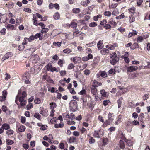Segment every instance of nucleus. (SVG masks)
I'll return each instance as SVG.
<instances>
[{
  "mask_svg": "<svg viewBox=\"0 0 150 150\" xmlns=\"http://www.w3.org/2000/svg\"><path fill=\"white\" fill-rule=\"evenodd\" d=\"M144 40L142 37L141 36L138 37L137 38V41L138 42H142Z\"/></svg>",
  "mask_w": 150,
  "mask_h": 150,
  "instance_id": "41",
  "label": "nucleus"
},
{
  "mask_svg": "<svg viewBox=\"0 0 150 150\" xmlns=\"http://www.w3.org/2000/svg\"><path fill=\"white\" fill-rule=\"evenodd\" d=\"M39 56L37 55H32L30 58V60L33 63H36L38 60Z\"/></svg>",
  "mask_w": 150,
  "mask_h": 150,
  "instance_id": "6",
  "label": "nucleus"
},
{
  "mask_svg": "<svg viewBox=\"0 0 150 150\" xmlns=\"http://www.w3.org/2000/svg\"><path fill=\"white\" fill-rule=\"evenodd\" d=\"M48 126L47 125H43L40 128V130L44 131L47 129Z\"/></svg>",
  "mask_w": 150,
  "mask_h": 150,
  "instance_id": "51",
  "label": "nucleus"
},
{
  "mask_svg": "<svg viewBox=\"0 0 150 150\" xmlns=\"http://www.w3.org/2000/svg\"><path fill=\"white\" fill-rule=\"evenodd\" d=\"M103 40H100L98 42L97 45L98 48L99 50H100L103 47L102 45L103 44Z\"/></svg>",
  "mask_w": 150,
  "mask_h": 150,
  "instance_id": "18",
  "label": "nucleus"
},
{
  "mask_svg": "<svg viewBox=\"0 0 150 150\" xmlns=\"http://www.w3.org/2000/svg\"><path fill=\"white\" fill-rule=\"evenodd\" d=\"M12 56V54L10 52H8L6 53L5 55L2 57V60L3 61H4L8 59L9 57H11Z\"/></svg>",
  "mask_w": 150,
  "mask_h": 150,
  "instance_id": "9",
  "label": "nucleus"
},
{
  "mask_svg": "<svg viewBox=\"0 0 150 150\" xmlns=\"http://www.w3.org/2000/svg\"><path fill=\"white\" fill-rule=\"evenodd\" d=\"M121 58L123 59L126 63H129V62L130 60L128 57H124V56H121Z\"/></svg>",
  "mask_w": 150,
  "mask_h": 150,
  "instance_id": "37",
  "label": "nucleus"
},
{
  "mask_svg": "<svg viewBox=\"0 0 150 150\" xmlns=\"http://www.w3.org/2000/svg\"><path fill=\"white\" fill-rule=\"evenodd\" d=\"M41 101L40 98H35V99L34 102L35 104H39L41 103Z\"/></svg>",
  "mask_w": 150,
  "mask_h": 150,
  "instance_id": "26",
  "label": "nucleus"
},
{
  "mask_svg": "<svg viewBox=\"0 0 150 150\" xmlns=\"http://www.w3.org/2000/svg\"><path fill=\"white\" fill-rule=\"evenodd\" d=\"M90 3L89 0H86L85 1H82L81 2V4L83 6L86 7L87 6L89 3Z\"/></svg>",
  "mask_w": 150,
  "mask_h": 150,
  "instance_id": "16",
  "label": "nucleus"
},
{
  "mask_svg": "<svg viewBox=\"0 0 150 150\" xmlns=\"http://www.w3.org/2000/svg\"><path fill=\"white\" fill-rule=\"evenodd\" d=\"M138 68L137 66H130L127 67V72H132L137 70Z\"/></svg>",
  "mask_w": 150,
  "mask_h": 150,
  "instance_id": "3",
  "label": "nucleus"
},
{
  "mask_svg": "<svg viewBox=\"0 0 150 150\" xmlns=\"http://www.w3.org/2000/svg\"><path fill=\"white\" fill-rule=\"evenodd\" d=\"M100 76L103 78H105L107 77V74L105 71H103L101 73Z\"/></svg>",
  "mask_w": 150,
  "mask_h": 150,
  "instance_id": "43",
  "label": "nucleus"
},
{
  "mask_svg": "<svg viewBox=\"0 0 150 150\" xmlns=\"http://www.w3.org/2000/svg\"><path fill=\"white\" fill-rule=\"evenodd\" d=\"M16 25H19L22 23V21L20 18H17L16 20Z\"/></svg>",
  "mask_w": 150,
  "mask_h": 150,
  "instance_id": "36",
  "label": "nucleus"
},
{
  "mask_svg": "<svg viewBox=\"0 0 150 150\" xmlns=\"http://www.w3.org/2000/svg\"><path fill=\"white\" fill-rule=\"evenodd\" d=\"M5 75L6 76V77L5 78V80H8L11 78V76L8 74L6 73Z\"/></svg>",
  "mask_w": 150,
  "mask_h": 150,
  "instance_id": "62",
  "label": "nucleus"
},
{
  "mask_svg": "<svg viewBox=\"0 0 150 150\" xmlns=\"http://www.w3.org/2000/svg\"><path fill=\"white\" fill-rule=\"evenodd\" d=\"M34 116L39 120H41V116L38 113H35L34 115Z\"/></svg>",
  "mask_w": 150,
  "mask_h": 150,
  "instance_id": "40",
  "label": "nucleus"
},
{
  "mask_svg": "<svg viewBox=\"0 0 150 150\" xmlns=\"http://www.w3.org/2000/svg\"><path fill=\"white\" fill-rule=\"evenodd\" d=\"M109 23L113 25H116V23L114 21L112 18H111L109 21Z\"/></svg>",
  "mask_w": 150,
  "mask_h": 150,
  "instance_id": "44",
  "label": "nucleus"
},
{
  "mask_svg": "<svg viewBox=\"0 0 150 150\" xmlns=\"http://www.w3.org/2000/svg\"><path fill=\"white\" fill-rule=\"evenodd\" d=\"M120 144V147L122 149H123L125 147V144L124 142L122 140H120L119 142Z\"/></svg>",
  "mask_w": 150,
  "mask_h": 150,
  "instance_id": "33",
  "label": "nucleus"
},
{
  "mask_svg": "<svg viewBox=\"0 0 150 150\" xmlns=\"http://www.w3.org/2000/svg\"><path fill=\"white\" fill-rule=\"evenodd\" d=\"M1 109L4 112H6L8 110L7 107L5 105H3Z\"/></svg>",
  "mask_w": 150,
  "mask_h": 150,
  "instance_id": "58",
  "label": "nucleus"
},
{
  "mask_svg": "<svg viewBox=\"0 0 150 150\" xmlns=\"http://www.w3.org/2000/svg\"><path fill=\"white\" fill-rule=\"evenodd\" d=\"M2 128L4 129L8 130L10 129V127L9 124L7 123L4 124L2 125Z\"/></svg>",
  "mask_w": 150,
  "mask_h": 150,
  "instance_id": "17",
  "label": "nucleus"
},
{
  "mask_svg": "<svg viewBox=\"0 0 150 150\" xmlns=\"http://www.w3.org/2000/svg\"><path fill=\"white\" fill-rule=\"evenodd\" d=\"M108 140L106 138H103V145H105L107 144L108 143Z\"/></svg>",
  "mask_w": 150,
  "mask_h": 150,
  "instance_id": "45",
  "label": "nucleus"
},
{
  "mask_svg": "<svg viewBox=\"0 0 150 150\" xmlns=\"http://www.w3.org/2000/svg\"><path fill=\"white\" fill-rule=\"evenodd\" d=\"M49 29L47 28H45V27L42 28L41 30V32L42 33H46L48 31Z\"/></svg>",
  "mask_w": 150,
  "mask_h": 150,
  "instance_id": "42",
  "label": "nucleus"
},
{
  "mask_svg": "<svg viewBox=\"0 0 150 150\" xmlns=\"http://www.w3.org/2000/svg\"><path fill=\"white\" fill-rule=\"evenodd\" d=\"M102 16L101 14H98L96 16H94L93 18V20L95 21H97L98 19L101 18Z\"/></svg>",
  "mask_w": 150,
  "mask_h": 150,
  "instance_id": "24",
  "label": "nucleus"
},
{
  "mask_svg": "<svg viewBox=\"0 0 150 150\" xmlns=\"http://www.w3.org/2000/svg\"><path fill=\"white\" fill-rule=\"evenodd\" d=\"M34 38L35 39H37L38 38H39V39L40 40H42V37L41 36V34L40 33H37L34 36Z\"/></svg>",
  "mask_w": 150,
  "mask_h": 150,
  "instance_id": "22",
  "label": "nucleus"
},
{
  "mask_svg": "<svg viewBox=\"0 0 150 150\" xmlns=\"http://www.w3.org/2000/svg\"><path fill=\"white\" fill-rule=\"evenodd\" d=\"M115 70L114 69H111L108 71V73L110 74H115Z\"/></svg>",
  "mask_w": 150,
  "mask_h": 150,
  "instance_id": "59",
  "label": "nucleus"
},
{
  "mask_svg": "<svg viewBox=\"0 0 150 150\" xmlns=\"http://www.w3.org/2000/svg\"><path fill=\"white\" fill-rule=\"evenodd\" d=\"M76 20H74L72 21L70 25L71 26V27L73 28H76L77 25V22H75V21H76Z\"/></svg>",
  "mask_w": 150,
  "mask_h": 150,
  "instance_id": "14",
  "label": "nucleus"
},
{
  "mask_svg": "<svg viewBox=\"0 0 150 150\" xmlns=\"http://www.w3.org/2000/svg\"><path fill=\"white\" fill-rule=\"evenodd\" d=\"M58 64L61 67H63V61L61 59L59 60L58 62Z\"/></svg>",
  "mask_w": 150,
  "mask_h": 150,
  "instance_id": "60",
  "label": "nucleus"
},
{
  "mask_svg": "<svg viewBox=\"0 0 150 150\" xmlns=\"http://www.w3.org/2000/svg\"><path fill=\"white\" fill-rule=\"evenodd\" d=\"M14 142L12 140L10 139H7L6 143L8 145H11L14 143Z\"/></svg>",
  "mask_w": 150,
  "mask_h": 150,
  "instance_id": "48",
  "label": "nucleus"
},
{
  "mask_svg": "<svg viewBox=\"0 0 150 150\" xmlns=\"http://www.w3.org/2000/svg\"><path fill=\"white\" fill-rule=\"evenodd\" d=\"M92 81L93 82L92 86L94 88L97 87L102 85V83H101L98 82L96 80H92Z\"/></svg>",
  "mask_w": 150,
  "mask_h": 150,
  "instance_id": "7",
  "label": "nucleus"
},
{
  "mask_svg": "<svg viewBox=\"0 0 150 150\" xmlns=\"http://www.w3.org/2000/svg\"><path fill=\"white\" fill-rule=\"evenodd\" d=\"M122 116L121 115H119L117 118V120L115 122V124L116 125H118L121 122Z\"/></svg>",
  "mask_w": 150,
  "mask_h": 150,
  "instance_id": "19",
  "label": "nucleus"
},
{
  "mask_svg": "<svg viewBox=\"0 0 150 150\" xmlns=\"http://www.w3.org/2000/svg\"><path fill=\"white\" fill-rule=\"evenodd\" d=\"M6 133L7 135H11L13 134L14 131L12 130L9 129L6 131Z\"/></svg>",
  "mask_w": 150,
  "mask_h": 150,
  "instance_id": "27",
  "label": "nucleus"
},
{
  "mask_svg": "<svg viewBox=\"0 0 150 150\" xmlns=\"http://www.w3.org/2000/svg\"><path fill=\"white\" fill-rule=\"evenodd\" d=\"M33 106V105L32 103H29L27 105V110H29L32 108Z\"/></svg>",
  "mask_w": 150,
  "mask_h": 150,
  "instance_id": "54",
  "label": "nucleus"
},
{
  "mask_svg": "<svg viewBox=\"0 0 150 150\" xmlns=\"http://www.w3.org/2000/svg\"><path fill=\"white\" fill-rule=\"evenodd\" d=\"M111 122L108 120L105 121V122L103 124V125L104 126H106L107 125H110Z\"/></svg>",
  "mask_w": 150,
  "mask_h": 150,
  "instance_id": "47",
  "label": "nucleus"
},
{
  "mask_svg": "<svg viewBox=\"0 0 150 150\" xmlns=\"http://www.w3.org/2000/svg\"><path fill=\"white\" fill-rule=\"evenodd\" d=\"M7 95V92L6 90H4L2 92V96H0V101L3 102L6 100Z\"/></svg>",
  "mask_w": 150,
  "mask_h": 150,
  "instance_id": "5",
  "label": "nucleus"
},
{
  "mask_svg": "<svg viewBox=\"0 0 150 150\" xmlns=\"http://www.w3.org/2000/svg\"><path fill=\"white\" fill-rule=\"evenodd\" d=\"M6 30L5 28L2 29L0 31V33L2 35H4L6 33Z\"/></svg>",
  "mask_w": 150,
  "mask_h": 150,
  "instance_id": "55",
  "label": "nucleus"
},
{
  "mask_svg": "<svg viewBox=\"0 0 150 150\" xmlns=\"http://www.w3.org/2000/svg\"><path fill=\"white\" fill-rule=\"evenodd\" d=\"M83 72L84 74L86 76H88L91 72L88 69H86Z\"/></svg>",
  "mask_w": 150,
  "mask_h": 150,
  "instance_id": "49",
  "label": "nucleus"
},
{
  "mask_svg": "<svg viewBox=\"0 0 150 150\" xmlns=\"http://www.w3.org/2000/svg\"><path fill=\"white\" fill-rule=\"evenodd\" d=\"M104 14L105 16H110L111 15V13L109 11H107L104 12Z\"/></svg>",
  "mask_w": 150,
  "mask_h": 150,
  "instance_id": "52",
  "label": "nucleus"
},
{
  "mask_svg": "<svg viewBox=\"0 0 150 150\" xmlns=\"http://www.w3.org/2000/svg\"><path fill=\"white\" fill-rule=\"evenodd\" d=\"M73 61L75 64H78L81 62V59L79 57H75L73 58Z\"/></svg>",
  "mask_w": 150,
  "mask_h": 150,
  "instance_id": "8",
  "label": "nucleus"
},
{
  "mask_svg": "<svg viewBox=\"0 0 150 150\" xmlns=\"http://www.w3.org/2000/svg\"><path fill=\"white\" fill-rule=\"evenodd\" d=\"M40 113L45 116H47V113L43 110V107H40Z\"/></svg>",
  "mask_w": 150,
  "mask_h": 150,
  "instance_id": "12",
  "label": "nucleus"
},
{
  "mask_svg": "<svg viewBox=\"0 0 150 150\" xmlns=\"http://www.w3.org/2000/svg\"><path fill=\"white\" fill-rule=\"evenodd\" d=\"M103 135L102 130L99 131H95L93 136L95 137L99 138L100 137V136H102Z\"/></svg>",
  "mask_w": 150,
  "mask_h": 150,
  "instance_id": "4",
  "label": "nucleus"
},
{
  "mask_svg": "<svg viewBox=\"0 0 150 150\" xmlns=\"http://www.w3.org/2000/svg\"><path fill=\"white\" fill-rule=\"evenodd\" d=\"M110 62L111 64L114 65L119 61V59L118 57H115V58H111Z\"/></svg>",
  "mask_w": 150,
  "mask_h": 150,
  "instance_id": "10",
  "label": "nucleus"
},
{
  "mask_svg": "<svg viewBox=\"0 0 150 150\" xmlns=\"http://www.w3.org/2000/svg\"><path fill=\"white\" fill-rule=\"evenodd\" d=\"M74 66L72 63H71L69 64L68 66V69H71L74 67Z\"/></svg>",
  "mask_w": 150,
  "mask_h": 150,
  "instance_id": "53",
  "label": "nucleus"
},
{
  "mask_svg": "<svg viewBox=\"0 0 150 150\" xmlns=\"http://www.w3.org/2000/svg\"><path fill=\"white\" fill-rule=\"evenodd\" d=\"M67 123L68 125H74L75 124V122L73 121H67Z\"/></svg>",
  "mask_w": 150,
  "mask_h": 150,
  "instance_id": "63",
  "label": "nucleus"
},
{
  "mask_svg": "<svg viewBox=\"0 0 150 150\" xmlns=\"http://www.w3.org/2000/svg\"><path fill=\"white\" fill-rule=\"evenodd\" d=\"M72 52L71 50L69 48H66L63 50V52L65 53L68 54Z\"/></svg>",
  "mask_w": 150,
  "mask_h": 150,
  "instance_id": "39",
  "label": "nucleus"
},
{
  "mask_svg": "<svg viewBox=\"0 0 150 150\" xmlns=\"http://www.w3.org/2000/svg\"><path fill=\"white\" fill-rule=\"evenodd\" d=\"M138 34V32L135 30H133L132 32H129L128 35V37L130 38L133 36H135Z\"/></svg>",
  "mask_w": 150,
  "mask_h": 150,
  "instance_id": "11",
  "label": "nucleus"
},
{
  "mask_svg": "<svg viewBox=\"0 0 150 150\" xmlns=\"http://www.w3.org/2000/svg\"><path fill=\"white\" fill-rule=\"evenodd\" d=\"M100 52L103 55H106L109 52V50L106 48H103L102 50Z\"/></svg>",
  "mask_w": 150,
  "mask_h": 150,
  "instance_id": "15",
  "label": "nucleus"
},
{
  "mask_svg": "<svg viewBox=\"0 0 150 150\" xmlns=\"http://www.w3.org/2000/svg\"><path fill=\"white\" fill-rule=\"evenodd\" d=\"M110 102V101L109 100H104V101H103V104L104 106H106L108 105V104Z\"/></svg>",
  "mask_w": 150,
  "mask_h": 150,
  "instance_id": "64",
  "label": "nucleus"
},
{
  "mask_svg": "<svg viewBox=\"0 0 150 150\" xmlns=\"http://www.w3.org/2000/svg\"><path fill=\"white\" fill-rule=\"evenodd\" d=\"M61 42H54L53 43V45L55 47H59L61 46Z\"/></svg>",
  "mask_w": 150,
  "mask_h": 150,
  "instance_id": "35",
  "label": "nucleus"
},
{
  "mask_svg": "<svg viewBox=\"0 0 150 150\" xmlns=\"http://www.w3.org/2000/svg\"><path fill=\"white\" fill-rule=\"evenodd\" d=\"M139 47L138 44L136 43H134L132 46L130 47L131 49H134L135 48H138Z\"/></svg>",
  "mask_w": 150,
  "mask_h": 150,
  "instance_id": "34",
  "label": "nucleus"
},
{
  "mask_svg": "<svg viewBox=\"0 0 150 150\" xmlns=\"http://www.w3.org/2000/svg\"><path fill=\"white\" fill-rule=\"evenodd\" d=\"M59 148L61 149H64L65 146L64 144L63 143H60L59 144Z\"/></svg>",
  "mask_w": 150,
  "mask_h": 150,
  "instance_id": "57",
  "label": "nucleus"
},
{
  "mask_svg": "<svg viewBox=\"0 0 150 150\" xmlns=\"http://www.w3.org/2000/svg\"><path fill=\"white\" fill-rule=\"evenodd\" d=\"M73 12L76 13H78L80 11V9L79 8H74L72 10Z\"/></svg>",
  "mask_w": 150,
  "mask_h": 150,
  "instance_id": "38",
  "label": "nucleus"
},
{
  "mask_svg": "<svg viewBox=\"0 0 150 150\" xmlns=\"http://www.w3.org/2000/svg\"><path fill=\"white\" fill-rule=\"evenodd\" d=\"M14 26L13 25H12L11 24H8L7 26V28L8 30H13L15 29H14Z\"/></svg>",
  "mask_w": 150,
  "mask_h": 150,
  "instance_id": "32",
  "label": "nucleus"
},
{
  "mask_svg": "<svg viewBox=\"0 0 150 150\" xmlns=\"http://www.w3.org/2000/svg\"><path fill=\"white\" fill-rule=\"evenodd\" d=\"M97 91V89L94 87L93 88H92L91 90V93L93 95H96Z\"/></svg>",
  "mask_w": 150,
  "mask_h": 150,
  "instance_id": "28",
  "label": "nucleus"
},
{
  "mask_svg": "<svg viewBox=\"0 0 150 150\" xmlns=\"http://www.w3.org/2000/svg\"><path fill=\"white\" fill-rule=\"evenodd\" d=\"M100 93L101 95L103 97H107L108 96V93L105 92L104 89H102L100 90Z\"/></svg>",
  "mask_w": 150,
  "mask_h": 150,
  "instance_id": "13",
  "label": "nucleus"
},
{
  "mask_svg": "<svg viewBox=\"0 0 150 150\" xmlns=\"http://www.w3.org/2000/svg\"><path fill=\"white\" fill-rule=\"evenodd\" d=\"M55 88L54 87H49L48 89V91L53 93L55 92Z\"/></svg>",
  "mask_w": 150,
  "mask_h": 150,
  "instance_id": "46",
  "label": "nucleus"
},
{
  "mask_svg": "<svg viewBox=\"0 0 150 150\" xmlns=\"http://www.w3.org/2000/svg\"><path fill=\"white\" fill-rule=\"evenodd\" d=\"M27 94L25 91L23 92L21 96L19 97V95L16 96L15 102L17 103L18 99L19 102H20V105L22 106H24L27 103L26 97Z\"/></svg>",
  "mask_w": 150,
  "mask_h": 150,
  "instance_id": "1",
  "label": "nucleus"
},
{
  "mask_svg": "<svg viewBox=\"0 0 150 150\" xmlns=\"http://www.w3.org/2000/svg\"><path fill=\"white\" fill-rule=\"evenodd\" d=\"M25 129L26 128L24 126L21 125L18 128V129L19 132H24L25 131Z\"/></svg>",
  "mask_w": 150,
  "mask_h": 150,
  "instance_id": "21",
  "label": "nucleus"
},
{
  "mask_svg": "<svg viewBox=\"0 0 150 150\" xmlns=\"http://www.w3.org/2000/svg\"><path fill=\"white\" fill-rule=\"evenodd\" d=\"M97 25V23L94 22H91L89 24V26L91 27H96Z\"/></svg>",
  "mask_w": 150,
  "mask_h": 150,
  "instance_id": "30",
  "label": "nucleus"
},
{
  "mask_svg": "<svg viewBox=\"0 0 150 150\" xmlns=\"http://www.w3.org/2000/svg\"><path fill=\"white\" fill-rule=\"evenodd\" d=\"M76 138L74 137H70L69 139L68 142L69 143L74 142L75 140H76Z\"/></svg>",
  "mask_w": 150,
  "mask_h": 150,
  "instance_id": "31",
  "label": "nucleus"
},
{
  "mask_svg": "<svg viewBox=\"0 0 150 150\" xmlns=\"http://www.w3.org/2000/svg\"><path fill=\"white\" fill-rule=\"evenodd\" d=\"M60 17V15L59 13L58 12H56L53 15V17L54 18L55 20L59 19Z\"/></svg>",
  "mask_w": 150,
  "mask_h": 150,
  "instance_id": "25",
  "label": "nucleus"
},
{
  "mask_svg": "<svg viewBox=\"0 0 150 150\" xmlns=\"http://www.w3.org/2000/svg\"><path fill=\"white\" fill-rule=\"evenodd\" d=\"M50 108L52 110H54V108H55L56 106V104L54 102H52L50 104Z\"/></svg>",
  "mask_w": 150,
  "mask_h": 150,
  "instance_id": "23",
  "label": "nucleus"
},
{
  "mask_svg": "<svg viewBox=\"0 0 150 150\" xmlns=\"http://www.w3.org/2000/svg\"><path fill=\"white\" fill-rule=\"evenodd\" d=\"M28 39V38H24V40L23 41V43H22L23 45H24L27 44Z\"/></svg>",
  "mask_w": 150,
  "mask_h": 150,
  "instance_id": "61",
  "label": "nucleus"
},
{
  "mask_svg": "<svg viewBox=\"0 0 150 150\" xmlns=\"http://www.w3.org/2000/svg\"><path fill=\"white\" fill-rule=\"evenodd\" d=\"M89 142L90 144L94 143L95 142V139L93 137H91L89 139Z\"/></svg>",
  "mask_w": 150,
  "mask_h": 150,
  "instance_id": "50",
  "label": "nucleus"
},
{
  "mask_svg": "<svg viewBox=\"0 0 150 150\" xmlns=\"http://www.w3.org/2000/svg\"><path fill=\"white\" fill-rule=\"evenodd\" d=\"M123 100L122 97L120 98L117 101V103L118 104V108H119L121 106Z\"/></svg>",
  "mask_w": 150,
  "mask_h": 150,
  "instance_id": "20",
  "label": "nucleus"
},
{
  "mask_svg": "<svg viewBox=\"0 0 150 150\" xmlns=\"http://www.w3.org/2000/svg\"><path fill=\"white\" fill-rule=\"evenodd\" d=\"M73 134L76 137H78L79 135L80 134L78 131H75L73 132Z\"/></svg>",
  "mask_w": 150,
  "mask_h": 150,
  "instance_id": "56",
  "label": "nucleus"
},
{
  "mask_svg": "<svg viewBox=\"0 0 150 150\" xmlns=\"http://www.w3.org/2000/svg\"><path fill=\"white\" fill-rule=\"evenodd\" d=\"M129 12L132 14H134L136 11V8L134 7L130 8L128 9Z\"/></svg>",
  "mask_w": 150,
  "mask_h": 150,
  "instance_id": "29",
  "label": "nucleus"
},
{
  "mask_svg": "<svg viewBox=\"0 0 150 150\" xmlns=\"http://www.w3.org/2000/svg\"><path fill=\"white\" fill-rule=\"evenodd\" d=\"M70 109L73 112L77 110V102L74 100L71 101L70 103Z\"/></svg>",
  "mask_w": 150,
  "mask_h": 150,
  "instance_id": "2",
  "label": "nucleus"
}]
</instances>
